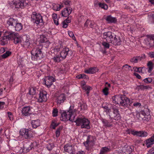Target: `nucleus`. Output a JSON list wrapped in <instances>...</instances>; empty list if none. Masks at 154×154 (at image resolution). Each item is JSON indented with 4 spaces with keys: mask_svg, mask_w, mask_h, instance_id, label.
<instances>
[{
    "mask_svg": "<svg viewBox=\"0 0 154 154\" xmlns=\"http://www.w3.org/2000/svg\"><path fill=\"white\" fill-rule=\"evenodd\" d=\"M105 19L108 23H115L117 22V19L115 17H113L111 15L107 16Z\"/></svg>",
    "mask_w": 154,
    "mask_h": 154,
    "instance_id": "393cba45",
    "label": "nucleus"
},
{
    "mask_svg": "<svg viewBox=\"0 0 154 154\" xmlns=\"http://www.w3.org/2000/svg\"><path fill=\"white\" fill-rule=\"evenodd\" d=\"M151 118V116L150 115H146L144 117L143 120H146L147 121H149Z\"/></svg>",
    "mask_w": 154,
    "mask_h": 154,
    "instance_id": "6e6d98bb",
    "label": "nucleus"
},
{
    "mask_svg": "<svg viewBox=\"0 0 154 154\" xmlns=\"http://www.w3.org/2000/svg\"><path fill=\"white\" fill-rule=\"evenodd\" d=\"M102 121L104 126L106 127H110L112 126V125L106 120L103 119Z\"/></svg>",
    "mask_w": 154,
    "mask_h": 154,
    "instance_id": "c9c22d12",
    "label": "nucleus"
},
{
    "mask_svg": "<svg viewBox=\"0 0 154 154\" xmlns=\"http://www.w3.org/2000/svg\"><path fill=\"white\" fill-rule=\"evenodd\" d=\"M115 35L114 33L110 31L105 32L103 33V37L104 39H106L107 42L111 43Z\"/></svg>",
    "mask_w": 154,
    "mask_h": 154,
    "instance_id": "f8f14e48",
    "label": "nucleus"
},
{
    "mask_svg": "<svg viewBox=\"0 0 154 154\" xmlns=\"http://www.w3.org/2000/svg\"><path fill=\"white\" fill-rule=\"evenodd\" d=\"M14 40V42L15 44L21 43V38L20 37L18 36L17 34H16L15 36L13 38Z\"/></svg>",
    "mask_w": 154,
    "mask_h": 154,
    "instance_id": "c756f323",
    "label": "nucleus"
},
{
    "mask_svg": "<svg viewBox=\"0 0 154 154\" xmlns=\"http://www.w3.org/2000/svg\"><path fill=\"white\" fill-rule=\"evenodd\" d=\"M22 114L23 116H30L32 114L30 107L27 106L23 107L22 110Z\"/></svg>",
    "mask_w": 154,
    "mask_h": 154,
    "instance_id": "a211bd4d",
    "label": "nucleus"
},
{
    "mask_svg": "<svg viewBox=\"0 0 154 154\" xmlns=\"http://www.w3.org/2000/svg\"><path fill=\"white\" fill-rule=\"evenodd\" d=\"M17 22H18L17 19L10 17L8 20L7 23L9 26H14V25L17 23Z\"/></svg>",
    "mask_w": 154,
    "mask_h": 154,
    "instance_id": "bb28decb",
    "label": "nucleus"
},
{
    "mask_svg": "<svg viewBox=\"0 0 154 154\" xmlns=\"http://www.w3.org/2000/svg\"><path fill=\"white\" fill-rule=\"evenodd\" d=\"M58 110L57 108L54 109L52 111V116L53 117H56L57 116Z\"/></svg>",
    "mask_w": 154,
    "mask_h": 154,
    "instance_id": "a18cd8bd",
    "label": "nucleus"
},
{
    "mask_svg": "<svg viewBox=\"0 0 154 154\" xmlns=\"http://www.w3.org/2000/svg\"><path fill=\"white\" fill-rule=\"evenodd\" d=\"M62 127H60L58 128L56 131L55 134L56 136L57 137H59L60 134V131L62 130Z\"/></svg>",
    "mask_w": 154,
    "mask_h": 154,
    "instance_id": "37998d69",
    "label": "nucleus"
},
{
    "mask_svg": "<svg viewBox=\"0 0 154 154\" xmlns=\"http://www.w3.org/2000/svg\"><path fill=\"white\" fill-rule=\"evenodd\" d=\"M29 41L28 39H26L25 41L23 42H21V45L22 46L25 48H27L30 45Z\"/></svg>",
    "mask_w": 154,
    "mask_h": 154,
    "instance_id": "473e14b6",
    "label": "nucleus"
},
{
    "mask_svg": "<svg viewBox=\"0 0 154 154\" xmlns=\"http://www.w3.org/2000/svg\"><path fill=\"white\" fill-rule=\"evenodd\" d=\"M5 103L4 102H0V109H2L5 105Z\"/></svg>",
    "mask_w": 154,
    "mask_h": 154,
    "instance_id": "338daca9",
    "label": "nucleus"
},
{
    "mask_svg": "<svg viewBox=\"0 0 154 154\" xmlns=\"http://www.w3.org/2000/svg\"><path fill=\"white\" fill-rule=\"evenodd\" d=\"M119 98V101H116L115 103L120 104L124 106H126L130 103L129 99L126 97L125 95H119V96L117 97Z\"/></svg>",
    "mask_w": 154,
    "mask_h": 154,
    "instance_id": "39448f33",
    "label": "nucleus"
},
{
    "mask_svg": "<svg viewBox=\"0 0 154 154\" xmlns=\"http://www.w3.org/2000/svg\"><path fill=\"white\" fill-rule=\"evenodd\" d=\"M71 21V17H68L66 19L64 20V21L67 23H69Z\"/></svg>",
    "mask_w": 154,
    "mask_h": 154,
    "instance_id": "052dcab7",
    "label": "nucleus"
},
{
    "mask_svg": "<svg viewBox=\"0 0 154 154\" xmlns=\"http://www.w3.org/2000/svg\"><path fill=\"white\" fill-rule=\"evenodd\" d=\"M54 147V145L53 143H49L47 145V148L49 150H51Z\"/></svg>",
    "mask_w": 154,
    "mask_h": 154,
    "instance_id": "de8ad7c7",
    "label": "nucleus"
},
{
    "mask_svg": "<svg viewBox=\"0 0 154 154\" xmlns=\"http://www.w3.org/2000/svg\"><path fill=\"white\" fill-rule=\"evenodd\" d=\"M11 54V52L9 51H7L5 53L2 55V58H5L9 56Z\"/></svg>",
    "mask_w": 154,
    "mask_h": 154,
    "instance_id": "79ce46f5",
    "label": "nucleus"
},
{
    "mask_svg": "<svg viewBox=\"0 0 154 154\" xmlns=\"http://www.w3.org/2000/svg\"><path fill=\"white\" fill-rule=\"evenodd\" d=\"M137 131L134 130H128V133L129 134H131L134 135H136Z\"/></svg>",
    "mask_w": 154,
    "mask_h": 154,
    "instance_id": "3c124183",
    "label": "nucleus"
},
{
    "mask_svg": "<svg viewBox=\"0 0 154 154\" xmlns=\"http://www.w3.org/2000/svg\"><path fill=\"white\" fill-rule=\"evenodd\" d=\"M98 69L95 67H91L85 70V72L87 74H94L97 72Z\"/></svg>",
    "mask_w": 154,
    "mask_h": 154,
    "instance_id": "a878e982",
    "label": "nucleus"
},
{
    "mask_svg": "<svg viewBox=\"0 0 154 154\" xmlns=\"http://www.w3.org/2000/svg\"><path fill=\"white\" fill-rule=\"evenodd\" d=\"M72 8H64L62 11V16L63 17H68L72 12Z\"/></svg>",
    "mask_w": 154,
    "mask_h": 154,
    "instance_id": "aec40b11",
    "label": "nucleus"
},
{
    "mask_svg": "<svg viewBox=\"0 0 154 154\" xmlns=\"http://www.w3.org/2000/svg\"><path fill=\"white\" fill-rule=\"evenodd\" d=\"M62 25H63L62 27L63 28H66L68 26V23H66L64 21H63L62 22Z\"/></svg>",
    "mask_w": 154,
    "mask_h": 154,
    "instance_id": "69168bd1",
    "label": "nucleus"
},
{
    "mask_svg": "<svg viewBox=\"0 0 154 154\" xmlns=\"http://www.w3.org/2000/svg\"><path fill=\"white\" fill-rule=\"evenodd\" d=\"M76 78L79 79L85 78H86V75L84 74H81L76 76Z\"/></svg>",
    "mask_w": 154,
    "mask_h": 154,
    "instance_id": "13d9d810",
    "label": "nucleus"
},
{
    "mask_svg": "<svg viewBox=\"0 0 154 154\" xmlns=\"http://www.w3.org/2000/svg\"><path fill=\"white\" fill-rule=\"evenodd\" d=\"M75 112V109L74 108V106H71L68 111H63L62 113L61 120L64 121L69 120L72 122H74Z\"/></svg>",
    "mask_w": 154,
    "mask_h": 154,
    "instance_id": "f257e3e1",
    "label": "nucleus"
},
{
    "mask_svg": "<svg viewBox=\"0 0 154 154\" xmlns=\"http://www.w3.org/2000/svg\"><path fill=\"white\" fill-rule=\"evenodd\" d=\"M31 18L34 20V22L37 24L42 23L43 21L41 15L39 14H37L35 12L32 13Z\"/></svg>",
    "mask_w": 154,
    "mask_h": 154,
    "instance_id": "9d476101",
    "label": "nucleus"
},
{
    "mask_svg": "<svg viewBox=\"0 0 154 154\" xmlns=\"http://www.w3.org/2000/svg\"><path fill=\"white\" fill-rule=\"evenodd\" d=\"M98 5L101 8L104 9L106 10L108 8V5L105 3H98Z\"/></svg>",
    "mask_w": 154,
    "mask_h": 154,
    "instance_id": "a19ab883",
    "label": "nucleus"
},
{
    "mask_svg": "<svg viewBox=\"0 0 154 154\" xmlns=\"http://www.w3.org/2000/svg\"><path fill=\"white\" fill-rule=\"evenodd\" d=\"M143 81L145 83L148 84L151 82L152 81V78L149 77L144 79Z\"/></svg>",
    "mask_w": 154,
    "mask_h": 154,
    "instance_id": "8fccbe9b",
    "label": "nucleus"
},
{
    "mask_svg": "<svg viewBox=\"0 0 154 154\" xmlns=\"http://www.w3.org/2000/svg\"><path fill=\"white\" fill-rule=\"evenodd\" d=\"M74 122L76 123L77 126H80L82 128L89 129L90 128L89 120L83 116H79L76 119H75Z\"/></svg>",
    "mask_w": 154,
    "mask_h": 154,
    "instance_id": "f03ea898",
    "label": "nucleus"
},
{
    "mask_svg": "<svg viewBox=\"0 0 154 154\" xmlns=\"http://www.w3.org/2000/svg\"><path fill=\"white\" fill-rule=\"evenodd\" d=\"M39 97L38 99L39 102L42 103L46 102L48 98L47 94L45 91H41L39 94Z\"/></svg>",
    "mask_w": 154,
    "mask_h": 154,
    "instance_id": "2eb2a0df",
    "label": "nucleus"
},
{
    "mask_svg": "<svg viewBox=\"0 0 154 154\" xmlns=\"http://www.w3.org/2000/svg\"><path fill=\"white\" fill-rule=\"evenodd\" d=\"M90 20H87L84 24V26L86 27H88V26H89Z\"/></svg>",
    "mask_w": 154,
    "mask_h": 154,
    "instance_id": "774afa93",
    "label": "nucleus"
},
{
    "mask_svg": "<svg viewBox=\"0 0 154 154\" xmlns=\"http://www.w3.org/2000/svg\"><path fill=\"white\" fill-rule=\"evenodd\" d=\"M148 134L146 132L141 131V137H145Z\"/></svg>",
    "mask_w": 154,
    "mask_h": 154,
    "instance_id": "0e129e2a",
    "label": "nucleus"
},
{
    "mask_svg": "<svg viewBox=\"0 0 154 154\" xmlns=\"http://www.w3.org/2000/svg\"><path fill=\"white\" fill-rule=\"evenodd\" d=\"M52 59L55 62H59L63 60V59L61 57L60 54L55 55L52 58Z\"/></svg>",
    "mask_w": 154,
    "mask_h": 154,
    "instance_id": "7c9ffc66",
    "label": "nucleus"
},
{
    "mask_svg": "<svg viewBox=\"0 0 154 154\" xmlns=\"http://www.w3.org/2000/svg\"><path fill=\"white\" fill-rule=\"evenodd\" d=\"M108 88L107 87H105L103 90V92L105 95H107L108 94Z\"/></svg>",
    "mask_w": 154,
    "mask_h": 154,
    "instance_id": "864d4df0",
    "label": "nucleus"
},
{
    "mask_svg": "<svg viewBox=\"0 0 154 154\" xmlns=\"http://www.w3.org/2000/svg\"><path fill=\"white\" fill-rule=\"evenodd\" d=\"M134 116V118L136 119L137 120H143L144 118V117H143L138 112H136L135 115Z\"/></svg>",
    "mask_w": 154,
    "mask_h": 154,
    "instance_id": "f704fd0d",
    "label": "nucleus"
},
{
    "mask_svg": "<svg viewBox=\"0 0 154 154\" xmlns=\"http://www.w3.org/2000/svg\"><path fill=\"white\" fill-rule=\"evenodd\" d=\"M145 143L147 148L151 147L154 144V134L146 140Z\"/></svg>",
    "mask_w": 154,
    "mask_h": 154,
    "instance_id": "4be33fe9",
    "label": "nucleus"
},
{
    "mask_svg": "<svg viewBox=\"0 0 154 154\" xmlns=\"http://www.w3.org/2000/svg\"><path fill=\"white\" fill-rule=\"evenodd\" d=\"M150 88V87L149 85L145 86L143 85L138 86H137V88L138 90H144L145 89H147Z\"/></svg>",
    "mask_w": 154,
    "mask_h": 154,
    "instance_id": "4c0bfd02",
    "label": "nucleus"
},
{
    "mask_svg": "<svg viewBox=\"0 0 154 154\" xmlns=\"http://www.w3.org/2000/svg\"><path fill=\"white\" fill-rule=\"evenodd\" d=\"M119 96V95H116L115 96H113L112 97V99L114 103H115L116 101H119V98H117V97Z\"/></svg>",
    "mask_w": 154,
    "mask_h": 154,
    "instance_id": "bf43d9fd",
    "label": "nucleus"
},
{
    "mask_svg": "<svg viewBox=\"0 0 154 154\" xmlns=\"http://www.w3.org/2000/svg\"><path fill=\"white\" fill-rule=\"evenodd\" d=\"M32 59L33 60H38L43 57L41 49L38 48H34L31 51Z\"/></svg>",
    "mask_w": 154,
    "mask_h": 154,
    "instance_id": "7ed1b4c3",
    "label": "nucleus"
},
{
    "mask_svg": "<svg viewBox=\"0 0 154 154\" xmlns=\"http://www.w3.org/2000/svg\"><path fill=\"white\" fill-rule=\"evenodd\" d=\"M123 149L124 150H125V151H124V152H125L126 153H131L132 152V149L130 146H128L127 147H124Z\"/></svg>",
    "mask_w": 154,
    "mask_h": 154,
    "instance_id": "ea45409f",
    "label": "nucleus"
},
{
    "mask_svg": "<svg viewBox=\"0 0 154 154\" xmlns=\"http://www.w3.org/2000/svg\"><path fill=\"white\" fill-rule=\"evenodd\" d=\"M109 43L108 42H102V45L104 46L105 48L108 49L109 48L110 45Z\"/></svg>",
    "mask_w": 154,
    "mask_h": 154,
    "instance_id": "c03bdc74",
    "label": "nucleus"
},
{
    "mask_svg": "<svg viewBox=\"0 0 154 154\" xmlns=\"http://www.w3.org/2000/svg\"><path fill=\"white\" fill-rule=\"evenodd\" d=\"M68 32L69 36L70 37L72 38L73 40H75V38L74 36V34L73 32L70 31H68Z\"/></svg>",
    "mask_w": 154,
    "mask_h": 154,
    "instance_id": "09e8293b",
    "label": "nucleus"
},
{
    "mask_svg": "<svg viewBox=\"0 0 154 154\" xmlns=\"http://www.w3.org/2000/svg\"><path fill=\"white\" fill-rule=\"evenodd\" d=\"M102 107L105 109V111L107 113L109 114V113L110 112H111L110 109L109 108L107 104H102Z\"/></svg>",
    "mask_w": 154,
    "mask_h": 154,
    "instance_id": "e433bc0d",
    "label": "nucleus"
},
{
    "mask_svg": "<svg viewBox=\"0 0 154 154\" xmlns=\"http://www.w3.org/2000/svg\"><path fill=\"white\" fill-rule=\"evenodd\" d=\"M39 42L40 43L42 44L43 45H45V44H46V47L47 48L49 46V42L47 40L46 37L44 35L40 36Z\"/></svg>",
    "mask_w": 154,
    "mask_h": 154,
    "instance_id": "412c9836",
    "label": "nucleus"
},
{
    "mask_svg": "<svg viewBox=\"0 0 154 154\" xmlns=\"http://www.w3.org/2000/svg\"><path fill=\"white\" fill-rule=\"evenodd\" d=\"M37 145V144L36 142H33L31 143H26L24 145L23 150L25 152H29L32 148H34Z\"/></svg>",
    "mask_w": 154,
    "mask_h": 154,
    "instance_id": "4468645a",
    "label": "nucleus"
},
{
    "mask_svg": "<svg viewBox=\"0 0 154 154\" xmlns=\"http://www.w3.org/2000/svg\"><path fill=\"white\" fill-rule=\"evenodd\" d=\"M112 112L109 113V115L111 119H113L116 120H118L121 119V116L119 113L118 109L116 107H113L112 109Z\"/></svg>",
    "mask_w": 154,
    "mask_h": 154,
    "instance_id": "0eeeda50",
    "label": "nucleus"
},
{
    "mask_svg": "<svg viewBox=\"0 0 154 154\" xmlns=\"http://www.w3.org/2000/svg\"><path fill=\"white\" fill-rule=\"evenodd\" d=\"M28 4L27 0H19L18 1H13L11 2V4L14 5L15 8H23L28 5Z\"/></svg>",
    "mask_w": 154,
    "mask_h": 154,
    "instance_id": "20e7f679",
    "label": "nucleus"
},
{
    "mask_svg": "<svg viewBox=\"0 0 154 154\" xmlns=\"http://www.w3.org/2000/svg\"><path fill=\"white\" fill-rule=\"evenodd\" d=\"M31 124L32 128H36L40 125V120L38 119L32 120Z\"/></svg>",
    "mask_w": 154,
    "mask_h": 154,
    "instance_id": "cd10ccee",
    "label": "nucleus"
},
{
    "mask_svg": "<svg viewBox=\"0 0 154 154\" xmlns=\"http://www.w3.org/2000/svg\"><path fill=\"white\" fill-rule=\"evenodd\" d=\"M20 135L26 139H29L33 137V135L31 133V131L28 129H21L20 131Z\"/></svg>",
    "mask_w": 154,
    "mask_h": 154,
    "instance_id": "1a4fd4ad",
    "label": "nucleus"
},
{
    "mask_svg": "<svg viewBox=\"0 0 154 154\" xmlns=\"http://www.w3.org/2000/svg\"><path fill=\"white\" fill-rule=\"evenodd\" d=\"M55 7H56V8H54V10L56 11H59L64 6L63 5V4H62L61 5H55Z\"/></svg>",
    "mask_w": 154,
    "mask_h": 154,
    "instance_id": "49530a36",
    "label": "nucleus"
},
{
    "mask_svg": "<svg viewBox=\"0 0 154 154\" xmlns=\"http://www.w3.org/2000/svg\"><path fill=\"white\" fill-rule=\"evenodd\" d=\"M8 116L11 120H12L13 119V116L11 112H8L7 113Z\"/></svg>",
    "mask_w": 154,
    "mask_h": 154,
    "instance_id": "5fc2aeb1",
    "label": "nucleus"
},
{
    "mask_svg": "<svg viewBox=\"0 0 154 154\" xmlns=\"http://www.w3.org/2000/svg\"><path fill=\"white\" fill-rule=\"evenodd\" d=\"M95 138L94 137L89 135L88 136L86 140L83 143V144L85 146L86 149L88 151L90 150L91 149V143H94L95 141Z\"/></svg>",
    "mask_w": 154,
    "mask_h": 154,
    "instance_id": "423d86ee",
    "label": "nucleus"
},
{
    "mask_svg": "<svg viewBox=\"0 0 154 154\" xmlns=\"http://www.w3.org/2000/svg\"><path fill=\"white\" fill-rule=\"evenodd\" d=\"M66 99L65 95L63 94H60L57 97V104H60L63 103Z\"/></svg>",
    "mask_w": 154,
    "mask_h": 154,
    "instance_id": "b1692460",
    "label": "nucleus"
},
{
    "mask_svg": "<svg viewBox=\"0 0 154 154\" xmlns=\"http://www.w3.org/2000/svg\"><path fill=\"white\" fill-rule=\"evenodd\" d=\"M83 89L86 91H90L92 88L89 86H86L85 87H84Z\"/></svg>",
    "mask_w": 154,
    "mask_h": 154,
    "instance_id": "680f3d73",
    "label": "nucleus"
},
{
    "mask_svg": "<svg viewBox=\"0 0 154 154\" xmlns=\"http://www.w3.org/2000/svg\"><path fill=\"white\" fill-rule=\"evenodd\" d=\"M45 83L48 88H49L52 85L53 82L55 81V79L51 76L46 77L44 79Z\"/></svg>",
    "mask_w": 154,
    "mask_h": 154,
    "instance_id": "dca6fc26",
    "label": "nucleus"
},
{
    "mask_svg": "<svg viewBox=\"0 0 154 154\" xmlns=\"http://www.w3.org/2000/svg\"><path fill=\"white\" fill-rule=\"evenodd\" d=\"M145 41L146 45L148 46L149 47H154V35L148 36Z\"/></svg>",
    "mask_w": 154,
    "mask_h": 154,
    "instance_id": "ddd939ff",
    "label": "nucleus"
},
{
    "mask_svg": "<svg viewBox=\"0 0 154 154\" xmlns=\"http://www.w3.org/2000/svg\"><path fill=\"white\" fill-rule=\"evenodd\" d=\"M147 66L149 67V69L148 71V72L150 73L152 70L153 67L152 62L151 61H149L147 63Z\"/></svg>",
    "mask_w": 154,
    "mask_h": 154,
    "instance_id": "58836bf2",
    "label": "nucleus"
},
{
    "mask_svg": "<svg viewBox=\"0 0 154 154\" xmlns=\"http://www.w3.org/2000/svg\"><path fill=\"white\" fill-rule=\"evenodd\" d=\"M58 125L56 123L53 122L51 124V127L53 129H55L56 127Z\"/></svg>",
    "mask_w": 154,
    "mask_h": 154,
    "instance_id": "e2e57ef3",
    "label": "nucleus"
},
{
    "mask_svg": "<svg viewBox=\"0 0 154 154\" xmlns=\"http://www.w3.org/2000/svg\"><path fill=\"white\" fill-rule=\"evenodd\" d=\"M17 33L11 31H7L4 33V36L3 37L2 39H8L10 40L13 39L14 36H15Z\"/></svg>",
    "mask_w": 154,
    "mask_h": 154,
    "instance_id": "9b49d317",
    "label": "nucleus"
},
{
    "mask_svg": "<svg viewBox=\"0 0 154 154\" xmlns=\"http://www.w3.org/2000/svg\"><path fill=\"white\" fill-rule=\"evenodd\" d=\"M95 25H96L94 22L92 21H90L89 26L91 28H93L95 26Z\"/></svg>",
    "mask_w": 154,
    "mask_h": 154,
    "instance_id": "4d7b16f0",
    "label": "nucleus"
},
{
    "mask_svg": "<svg viewBox=\"0 0 154 154\" xmlns=\"http://www.w3.org/2000/svg\"><path fill=\"white\" fill-rule=\"evenodd\" d=\"M59 54L61 57L64 60L67 56H71L73 52L72 50L68 48L65 47L62 49Z\"/></svg>",
    "mask_w": 154,
    "mask_h": 154,
    "instance_id": "6e6552de",
    "label": "nucleus"
},
{
    "mask_svg": "<svg viewBox=\"0 0 154 154\" xmlns=\"http://www.w3.org/2000/svg\"><path fill=\"white\" fill-rule=\"evenodd\" d=\"M15 24V28L16 31H19L22 29L23 25L21 23H18L17 22Z\"/></svg>",
    "mask_w": 154,
    "mask_h": 154,
    "instance_id": "72a5a7b5",
    "label": "nucleus"
},
{
    "mask_svg": "<svg viewBox=\"0 0 154 154\" xmlns=\"http://www.w3.org/2000/svg\"><path fill=\"white\" fill-rule=\"evenodd\" d=\"M110 151V149L106 147H102L100 151L99 154H105Z\"/></svg>",
    "mask_w": 154,
    "mask_h": 154,
    "instance_id": "2f4dec72",
    "label": "nucleus"
},
{
    "mask_svg": "<svg viewBox=\"0 0 154 154\" xmlns=\"http://www.w3.org/2000/svg\"><path fill=\"white\" fill-rule=\"evenodd\" d=\"M70 1L69 0H64L63 1V3L66 6V8H68L70 5Z\"/></svg>",
    "mask_w": 154,
    "mask_h": 154,
    "instance_id": "603ef678",
    "label": "nucleus"
},
{
    "mask_svg": "<svg viewBox=\"0 0 154 154\" xmlns=\"http://www.w3.org/2000/svg\"><path fill=\"white\" fill-rule=\"evenodd\" d=\"M37 88L35 87H31L29 88V93L27 94L28 97L31 98L36 93Z\"/></svg>",
    "mask_w": 154,
    "mask_h": 154,
    "instance_id": "5701e85b",
    "label": "nucleus"
},
{
    "mask_svg": "<svg viewBox=\"0 0 154 154\" xmlns=\"http://www.w3.org/2000/svg\"><path fill=\"white\" fill-rule=\"evenodd\" d=\"M64 152H67L71 154H73L75 152L74 146L69 143L66 144L64 146Z\"/></svg>",
    "mask_w": 154,
    "mask_h": 154,
    "instance_id": "f3484780",
    "label": "nucleus"
},
{
    "mask_svg": "<svg viewBox=\"0 0 154 154\" xmlns=\"http://www.w3.org/2000/svg\"><path fill=\"white\" fill-rule=\"evenodd\" d=\"M142 58V57L137 56L132 58L130 60L131 62L134 63H137L141 61Z\"/></svg>",
    "mask_w": 154,
    "mask_h": 154,
    "instance_id": "c85d7f7f",
    "label": "nucleus"
},
{
    "mask_svg": "<svg viewBox=\"0 0 154 154\" xmlns=\"http://www.w3.org/2000/svg\"><path fill=\"white\" fill-rule=\"evenodd\" d=\"M111 43L115 45H119L121 44L122 42L120 37L118 35H115L113 37V39Z\"/></svg>",
    "mask_w": 154,
    "mask_h": 154,
    "instance_id": "6ab92c4d",
    "label": "nucleus"
}]
</instances>
